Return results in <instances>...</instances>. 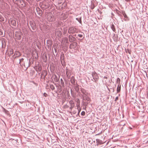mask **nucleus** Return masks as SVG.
I'll use <instances>...</instances> for the list:
<instances>
[{"label":"nucleus","mask_w":148,"mask_h":148,"mask_svg":"<svg viewBox=\"0 0 148 148\" xmlns=\"http://www.w3.org/2000/svg\"><path fill=\"white\" fill-rule=\"evenodd\" d=\"M77 31L76 29L74 27H71L69 28L68 32L69 33H73Z\"/></svg>","instance_id":"2"},{"label":"nucleus","mask_w":148,"mask_h":148,"mask_svg":"<svg viewBox=\"0 0 148 148\" xmlns=\"http://www.w3.org/2000/svg\"><path fill=\"white\" fill-rule=\"evenodd\" d=\"M21 56L20 53L18 51L15 52L14 56H15V58L19 57Z\"/></svg>","instance_id":"8"},{"label":"nucleus","mask_w":148,"mask_h":148,"mask_svg":"<svg viewBox=\"0 0 148 148\" xmlns=\"http://www.w3.org/2000/svg\"><path fill=\"white\" fill-rule=\"evenodd\" d=\"M127 16V15L125 14V16H124V17H126Z\"/></svg>","instance_id":"27"},{"label":"nucleus","mask_w":148,"mask_h":148,"mask_svg":"<svg viewBox=\"0 0 148 148\" xmlns=\"http://www.w3.org/2000/svg\"><path fill=\"white\" fill-rule=\"evenodd\" d=\"M121 90V85L119 84L118 85L117 88V92H119Z\"/></svg>","instance_id":"12"},{"label":"nucleus","mask_w":148,"mask_h":148,"mask_svg":"<svg viewBox=\"0 0 148 148\" xmlns=\"http://www.w3.org/2000/svg\"><path fill=\"white\" fill-rule=\"evenodd\" d=\"M78 36L80 38H82V34H78Z\"/></svg>","instance_id":"22"},{"label":"nucleus","mask_w":148,"mask_h":148,"mask_svg":"<svg viewBox=\"0 0 148 148\" xmlns=\"http://www.w3.org/2000/svg\"><path fill=\"white\" fill-rule=\"evenodd\" d=\"M50 16L51 17V19H50L49 20V21H52L53 20V19L52 18V16H53L52 15V14H50Z\"/></svg>","instance_id":"15"},{"label":"nucleus","mask_w":148,"mask_h":148,"mask_svg":"<svg viewBox=\"0 0 148 148\" xmlns=\"http://www.w3.org/2000/svg\"><path fill=\"white\" fill-rule=\"evenodd\" d=\"M95 7V6H94V5H93V6H91V8L92 9H93Z\"/></svg>","instance_id":"25"},{"label":"nucleus","mask_w":148,"mask_h":148,"mask_svg":"<svg viewBox=\"0 0 148 148\" xmlns=\"http://www.w3.org/2000/svg\"><path fill=\"white\" fill-rule=\"evenodd\" d=\"M111 27V28L112 29V30L114 32H115V31L116 29H115V27H114V25L113 24H112V25Z\"/></svg>","instance_id":"13"},{"label":"nucleus","mask_w":148,"mask_h":148,"mask_svg":"<svg viewBox=\"0 0 148 148\" xmlns=\"http://www.w3.org/2000/svg\"><path fill=\"white\" fill-rule=\"evenodd\" d=\"M116 1H117L118 0H115Z\"/></svg>","instance_id":"30"},{"label":"nucleus","mask_w":148,"mask_h":148,"mask_svg":"<svg viewBox=\"0 0 148 148\" xmlns=\"http://www.w3.org/2000/svg\"><path fill=\"white\" fill-rule=\"evenodd\" d=\"M50 88L52 90H53L55 89L53 85H50Z\"/></svg>","instance_id":"16"},{"label":"nucleus","mask_w":148,"mask_h":148,"mask_svg":"<svg viewBox=\"0 0 148 148\" xmlns=\"http://www.w3.org/2000/svg\"><path fill=\"white\" fill-rule=\"evenodd\" d=\"M76 106L77 107V109L79 111V112L80 111V109L79 108L80 107V101L79 100H78L77 103L76 104Z\"/></svg>","instance_id":"10"},{"label":"nucleus","mask_w":148,"mask_h":148,"mask_svg":"<svg viewBox=\"0 0 148 148\" xmlns=\"http://www.w3.org/2000/svg\"><path fill=\"white\" fill-rule=\"evenodd\" d=\"M47 75V72L45 71H43L42 72L41 75V77H42L43 78H44Z\"/></svg>","instance_id":"6"},{"label":"nucleus","mask_w":148,"mask_h":148,"mask_svg":"<svg viewBox=\"0 0 148 148\" xmlns=\"http://www.w3.org/2000/svg\"><path fill=\"white\" fill-rule=\"evenodd\" d=\"M75 38L73 37L72 36H70L69 38V41L70 42H73L75 41Z\"/></svg>","instance_id":"9"},{"label":"nucleus","mask_w":148,"mask_h":148,"mask_svg":"<svg viewBox=\"0 0 148 148\" xmlns=\"http://www.w3.org/2000/svg\"><path fill=\"white\" fill-rule=\"evenodd\" d=\"M85 114V112H84V111H83L81 113V114L82 115H84Z\"/></svg>","instance_id":"20"},{"label":"nucleus","mask_w":148,"mask_h":148,"mask_svg":"<svg viewBox=\"0 0 148 148\" xmlns=\"http://www.w3.org/2000/svg\"><path fill=\"white\" fill-rule=\"evenodd\" d=\"M69 103L70 104V109L71 110L75 106V104L74 101L72 100H71L69 101Z\"/></svg>","instance_id":"5"},{"label":"nucleus","mask_w":148,"mask_h":148,"mask_svg":"<svg viewBox=\"0 0 148 148\" xmlns=\"http://www.w3.org/2000/svg\"><path fill=\"white\" fill-rule=\"evenodd\" d=\"M76 20H77L78 21H79L80 23H81V19H80V20L79 21L78 18H76Z\"/></svg>","instance_id":"21"},{"label":"nucleus","mask_w":148,"mask_h":148,"mask_svg":"<svg viewBox=\"0 0 148 148\" xmlns=\"http://www.w3.org/2000/svg\"><path fill=\"white\" fill-rule=\"evenodd\" d=\"M92 75L93 79L95 80V82H96L99 79V77L98 74L96 73H94L92 74Z\"/></svg>","instance_id":"3"},{"label":"nucleus","mask_w":148,"mask_h":148,"mask_svg":"<svg viewBox=\"0 0 148 148\" xmlns=\"http://www.w3.org/2000/svg\"><path fill=\"white\" fill-rule=\"evenodd\" d=\"M23 60V58H22L20 60V62L19 63H20L21 62H22Z\"/></svg>","instance_id":"23"},{"label":"nucleus","mask_w":148,"mask_h":148,"mask_svg":"<svg viewBox=\"0 0 148 148\" xmlns=\"http://www.w3.org/2000/svg\"><path fill=\"white\" fill-rule=\"evenodd\" d=\"M47 94L46 93H44V95L45 97H46L47 96Z\"/></svg>","instance_id":"24"},{"label":"nucleus","mask_w":148,"mask_h":148,"mask_svg":"<svg viewBox=\"0 0 148 148\" xmlns=\"http://www.w3.org/2000/svg\"><path fill=\"white\" fill-rule=\"evenodd\" d=\"M103 143H100V144H102Z\"/></svg>","instance_id":"29"},{"label":"nucleus","mask_w":148,"mask_h":148,"mask_svg":"<svg viewBox=\"0 0 148 148\" xmlns=\"http://www.w3.org/2000/svg\"><path fill=\"white\" fill-rule=\"evenodd\" d=\"M103 78H104V79H107V77H103Z\"/></svg>","instance_id":"26"},{"label":"nucleus","mask_w":148,"mask_h":148,"mask_svg":"<svg viewBox=\"0 0 148 148\" xmlns=\"http://www.w3.org/2000/svg\"><path fill=\"white\" fill-rule=\"evenodd\" d=\"M22 35V33L20 31L16 32L15 33V37L18 40H20L21 38V36Z\"/></svg>","instance_id":"1"},{"label":"nucleus","mask_w":148,"mask_h":148,"mask_svg":"<svg viewBox=\"0 0 148 148\" xmlns=\"http://www.w3.org/2000/svg\"><path fill=\"white\" fill-rule=\"evenodd\" d=\"M69 107V106L67 105H66L64 106V109H67Z\"/></svg>","instance_id":"17"},{"label":"nucleus","mask_w":148,"mask_h":148,"mask_svg":"<svg viewBox=\"0 0 148 148\" xmlns=\"http://www.w3.org/2000/svg\"><path fill=\"white\" fill-rule=\"evenodd\" d=\"M76 44L77 43L76 42H74L73 44L71 45L70 46L71 47H72V46H73L74 45L76 46Z\"/></svg>","instance_id":"18"},{"label":"nucleus","mask_w":148,"mask_h":148,"mask_svg":"<svg viewBox=\"0 0 148 148\" xmlns=\"http://www.w3.org/2000/svg\"><path fill=\"white\" fill-rule=\"evenodd\" d=\"M127 1H128L129 0H125Z\"/></svg>","instance_id":"28"},{"label":"nucleus","mask_w":148,"mask_h":148,"mask_svg":"<svg viewBox=\"0 0 148 148\" xmlns=\"http://www.w3.org/2000/svg\"><path fill=\"white\" fill-rule=\"evenodd\" d=\"M4 21V18L2 16L0 15V21Z\"/></svg>","instance_id":"14"},{"label":"nucleus","mask_w":148,"mask_h":148,"mask_svg":"<svg viewBox=\"0 0 148 148\" xmlns=\"http://www.w3.org/2000/svg\"><path fill=\"white\" fill-rule=\"evenodd\" d=\"M34 69L37 71H40L42 70V66L41 65L38 64L35 66Z\"/></svg>","instance_id":"4"},{"label":"nucleus","mask_w":148,"mask_h":148,"mask_svg":"<svg viewBox=\"0 0 148 148\" xmlns=\"http://www.w3.org/2000/svg\"><path fill=\"white\" fill-rule=\"evenodd\" d=\"M11 24L14 26H15L16 25V21L15 20H12L10 21Z\"/></svg>","instance_id":"11"},{"label":"nucleus","mask_w":148,"mask_h":148,"mask_svg":"<svg viewBox=\"0 0 148 148\" xmlns=\"http://www.w3.org/2000/svg\"><path fill=\"white\" fill-rule=\"evenodd\" d=\"M10 54H12L13 53V51L12 49H11L10 51Z\"/></svg>","instance_id":"19"},{"label":"nucleus","mask_w":148,"mask_h":148,"mask_svg":"<svg viewBox=\"0 0 148 148\" xmlns=\"http://www.w3.org/2000/svg\"><path fill=\"white\" fill-rule=\"evenodd\" d=\"M30 25L33 30H35L36 28V26L34 22L30 23Z\"/></svg>","instance_id":"7"}]
</instances>
